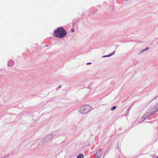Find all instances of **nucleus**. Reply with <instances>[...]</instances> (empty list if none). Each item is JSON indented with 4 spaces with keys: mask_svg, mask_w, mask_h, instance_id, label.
I'll list each match as a JSON object with an SVG mask.
<instances>
[{
    "mask_svg": "<svg viewBox=\"0 0 158 158\" xmlns=\"http://www.w3.org/2000/svg\"><path fill=\"white\" fill-rule=\"evenodd\" d=\"M91 107L88 105H85L84 107L81 109L80 112L83 114H86L89 112L91 110Z\"/></svg>",
    "mask_w": 158,
    "mask_h": 158,
    "instance_id": "f03ea898",
    "label": "nucleus"
},
{
    "mask_svg": "<svg viewBox=\"0 0 158 158\" xmlns=\"http://www.w3.org/2000/svg\"><path fill=\"white\" fill-rule=\"evenodd\" d=\"M54 35L59 38H62L67 34V32L63 27L58 28L54 31Z\"/></svg>",
    "mask_w": 158,
    "mask_h": 158,
    "instance_id": "f257e3e1",
    "label": "nucleus"
},
{
    "mask_svg": "<svg viewBox=\"0 0 158 158\" xmlns=\"http://www.w3.org/2000/svg\"><path fill=\"white\" fill-rule=\"evenodd\" d=\"M14 64V62L13 61H9L8 63V65L9 66H11L13 65Z\"/></svg>",
    "mask_w": 158,
    "mask_h": 158,
    "instance_id": "20e7f679",
    "label": "nucleus"
},
{
    "mask_svg": "<svg viewBox=\"0 0 158 158\" xmlns=\"http://www.w3.org/2000/svg\"><path fill=\"white\" fill-rule=\"evenodd\" d=\"M148 49V48H146L144 50L145 51L147 50Z\"/></svg>",
    "mask_w": 158,
    "mask_h": 158,
    "instance_id": "6e6552de",
    "label": "nucleus"
},
{
    "mask_svg": "<svg viewBox=\"0 0 158 158\" xmlns=\"http://www.w3.org/2000/svg\"><path fill=\"white\" fill-rule=\"evenodd\" d=\"M111 55H109L104 56H103V57H107V56H110Z\"/></svg>",
    "mask_w": 158,
    "mask_h": 158,
    "instance_id": "0eeeda50",
    "label": "nucleus"
},
{
    "mask_svg": "<svg viewBox=\"0 0 158 158\" xmlns=\"http://www.w3.org/2000/svg\"><path fill=\"white\" fill-rule=\"evenodd\" d=\"M83 155L80 154L77 156V158H83Z\"/></svg>",
    "mask_w": 158,
    "mask_h": 158,
    "instance_id": "39448f33",
    "label": "nucleus"
},
{
    "mask_svg": "<svg viewBox=\"0 0 158 158\" xmlns=\"http://www.w3.org/2000/svg\"><path fill=\"white\" fill-rule=\"evenodd\" d=\"M157 158H158V156L157 157Z\"/></svg>",
    "mask_w": 158,
    "mask_h": 158,
    "instance_id": "9d476101",
    "label": "nucleus"
},
{
    "mask_svg": "<svg viewBox=\"0 0 158 158\" xmlns=\"http://www.w3.org/2000/svg\"><path fill=\"white\" fill-rule=\"evenodd\" d=\"M91 64V63H87V64Z\"/></svg>",
    "mask_w": 158,
    "mask_h": 158,
    "instance_id": "1a4fd4ad",
    "label": "nucleus"
},
{
    "mask_svg": "<svg viewBox=\"0 0 158 158\" xmlns=\"http://www.w3.org/2000/svg\"><path fill=\"white\" fill-rule=\"evenodd\" d=\"M100 152L98 151L96 152V154H95L94 156L95 158H100L101 155L100 154Z\"/></svg>",
    "mask_w": 158,
    "mask_h": 158,
    "instance_id": "7ed1b4c3",
    "label": "nucleus"
},
{
    "mask_svg": "<svg viewBox=\"0 0 158 158\" xmlns=\"http://www.w3.org/2000/svg\"><path fill=\"white\" fill-rule=\"evenodd\" d=\"M116 106H113L111 109V110H113L115 109H116Z\"/></svg>",
    "mask_w": 158,
    "mask_h": 158,
    "instance_id": "423d86ee",
    "label": "nucleus"
}]
</instances>
